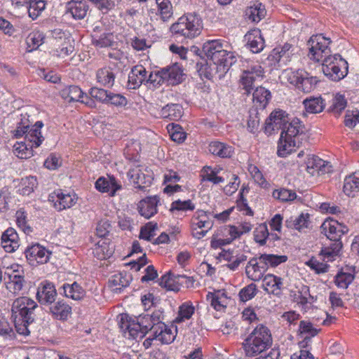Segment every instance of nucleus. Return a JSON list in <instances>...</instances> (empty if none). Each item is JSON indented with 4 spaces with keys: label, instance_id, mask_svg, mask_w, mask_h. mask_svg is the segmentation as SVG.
I'll use <instances>...</instances> for the list:
<instances>
[{
    "label": "nucleus",
    "instance_id": "13",
    "mask_svg": "<svg viewBox=\"0 0 359 359\" xmlns=\"http://www.w3.org/2000/svg\"><path fill=\"white\" fill-rule=\"evenodd\" d=\"M306 163L307 172L312 176L324 175L332 171V166L330 162L314 155L309 156Z\"/></svg>",
    "mask_w": 359,
    "mask_h": 359
},
{
    "label": "nucleus",
    "instance_id": "53",
    "mask_svg": "<svg viewBox=\"0 0 359 359\" xmlns=\"http://www.w3.org/2000/svg\"><path fill=\"white\" fill-rule=\"evenodd\" d=\"M273 197L281 201L287 202L295 199L297 198V194L292 190L281 189L279 190H274L273 192Z\"/></svg>",
    "mask_w": 359,
    "mask_h": 359
},
{
    "label": "nucleus",
    "instance_id": "12",
    "mask_svg": "<svg viewBox=\"0 0 359 359\" xmlns=\"http://www.w3.org/2000/svg\"><path fill=\"white\" fill-rule=\"evenodd\" d=\"M323 232L330 241H340L342 235L348 233V228L337 220H325L321 225Z\"/></svg>",
    "mask_w": 359,
    "mask_h": 359
},
{
    "label": "nucleus",
    "instance_id": "51",
    "mask_svg": "<svg viewBox=\"0 0 359 359\" xmlns=\"http://www.w3.org/2000/svg\"><path fill=\"white\" fill-rule=\"evenodd\" d=\"M9 278L10 281L8 283L7 288L13 293L19 292L23 287L24 277L14 273L11 275Z\"/></svg>",
    "mask_w": 359,
    "mask_h": 359
},
{
    "label": "nucleus",
    "instance_id": "44",
    "mask_svg": "<svg viewBox=\"0 0 359 359\" xmlns=\"http://www.w3.org/2000/svg\"><path fill=\"white\" fill-rule=\"evenodd\" d=\"M174 337L172 331L168 328L166 325L162 327V328H159V330H155L154 331V338H157L163 344L171 343Z\"/></svg>",
    "mask_w": 359,
    "mask_h": 359
},
{
    "label": "nucleus",
    "instance_id": "4",
    "mask_svg": "<svg viewBox=\"0 0 359 359\" xmlns=\"http://www.w3.org/2000/svg\"><path fill=\"white\" fill-rule=\"evenodd\" d=\"M272 344L270 330L264 325L257 326L243 343L245 355L255 357L269 349Z\"/></svg>",
    "mask_w": 359,
    "mask_h": 359
},
{
    "label": "nucleus",
    "instance_id": "50",
    "mask_svg": "<svg viewBox=\"0 0 359 359\" xmlns=\"http://www.w3.org/2000/svg\"><path fill=\"white\" fill-rule=\"evenodd\" d=\"M44 36L40 32H33L27 37V44L32 50L36 49L43 43Z\"/></svg>",
    "mask_w": 359,
    "mask_h": 359
},
{
    "label": "nucleus",
    "instance_id": "24",
    "mask_svg": "<svg viewBox=\"0 0 359 359\" xmlns=\"http://www.w3.org/2000/svg\"><path fill=\"white\" fill-rule=\"evenodd\" d=\"M49 311L53 318L60 320H65L71 314L72 308L64 300H59L50 305Z\"/></svg>",
    "mask_w": 359,
    "mask_h": 359
},
{
    "label": "nucleus",
    "instance_id": "3",
    "mask_svg": "<svg viewBox=\"0 0 359 359\" xmlns=\"http://www.w3.org/2000/svg\"><path fill=\"white\" fill-rule=\"evenodd\" d=\"M306 137L304 128L300 121L293 120L288 123L283 128L278 142L277 154L280 157H284L290 154L294 147H299L302 141Z\"/></svg>",
    "mask_w": 359,
    "mask_h": 359
},
{
    "label": "nucleus",
    "instance_id": "11",
    "mask_svg": "<svg viewBox=\"0 0 359 359\" xmlns=\"http://www.w3.org/2000/svg\"><path fill=\"white\" fill-rule=\"evenodd\" d=\"M27 261L31 265L45 264L49 260L50 253L39 244H34L27 247L25 250Z\"/></svg>",
    "mask_w": 359,
    "mask_h": 359
},
{
    "label": "nucleus",
    "instance_id": "42",
    "mask_svg": "<svg viewBox=\"0 0 359 359\" xmlns=\"http://www.w3.org/2000/svg\"><path fill=\"white\" fill-rule=\"evenodd\" d=\"M253 101L265 107L271 98V93L264 87H257L253 92Z\"/></svg>",
    "mask_w": 359,
    "mask_h": 359
},
{
    "label": "nucleus",
    "instance_id": "63",
    "mask_svg": "<svg viewBox=\"0 0 359 359\" xmlns=\"http://www.w3.org/2000/svg\"><path fill=\"white\" fill-rule=\"evenodd\" d=\"M106 104H111L116 107H123L126 105V98L121 94L113 93L109 91V97H107V102Z\"/></svg>",
    "mask_w": 359,
    "mask_h": 359
},
{
    "label": "nucleus",
    "instance_id": "19",
    "mask_svg": "<svg viewBox=\"0 0 359 359\" xmlns=\"http://www.w3.org/2000/svg\"><path fill=\"white\" fill-rule=\"evenodd\" d=\"M158 201V198L156 196L142 200L138 205L139 212L146 219H149L157 212Z\"/></svg>",
    "mask_w": 359,
    "mask_h": 359
},
{
    "label": "nucleus",
    "instance_id": "62",
    "mask_svg": "<svg viewBox=\"0 0 359 359\" xmlns=\"http://www.w3.org/2000/svg\"><path fill=\"white\" fill-rule=\"evenodd\" d=\"M165 81L164 76L162 75V69L154 72H151L149 76H147L146 83H149L153 87L160 86Z\"/></svg>",
    "mask_w": 359,
    "mask_h": 359
},
{
    "label": "nucleus",
    "instance_id": "20",
    "mask_svg": "<svg viewBox=\"0 0 359 359\" xmlns=\"http://www.w3.org/2000/svg\"><path fill=\"white\" fill-rule=\"evenodd\" d=\"M283 285L282 278L273 274H267L263 278L262 287L269 294L279 295Z\"/></svg>",
    "mask_w": 359,
    "mask_h": 359
},
{
    "label": "nucleus",
    "instance_id": "2",
    "mask_svg": "<svg viewBox=\"0 0 359 359\" xmlns=\"http://www.w3.org/2000/svg\"><path fill=\"white\" fill-rule=\"evenodd\" d=\"M36 307V303L27 297H19L13 302L11 319L19 334L27 335L29 333L27 326L34 320V311Z\"/></svg>",
    "mask_w": 359,
    "mask_h": 359
},
{
    "label": "nucleus",
    "instance_id": "33",
    "mask_svg": "<svg viewBox=\"0 0 359 359\" xmlns=\"http://www.w3.org/2000/svg\"><path fill=\"white\" fill-rule=\"evenodd\" d=\"M266 15V9L262 3L256 1L245 11V15L252 22L260 21Z\"/></svg>",
    "mask_w": 359,
    "mask_h": 359
},
{
    "label": "nucleus",
    "instance_id": "52",
    "mask_svg": "<svg viewBox=\"0 0 359 359\" xmlns=\"http://www.w3.org/2000/svg\"><path fill=\"white\" fill-rule=\"evenodd\" d=\"M269 235V233L266 224H259L254 231L255 241L259 243L260 245H265Z\"/></svg>",
    "mask_w": 359,
    "mask_h": 359
},
{
    "label": "nucleus",
    "instance_id": "57",
    "mask_svg": "<svg viewBox=\"0 0 359 359\" xmlns=\"http://www.w3.org/2000/svg\"><path fill=\"white\" fill-rule=\"evenodd\" d=\"M157 229V224L148 223L142 226L140 230V238L150 241L155 236V231Z\"/></svg>",
    "mask_w": 359,
    "mask_h": 359
},
{
    "label": "nucleus",
    "instance_id": "61",
    "mask_svg": "<svg viewBox=\"0 0 359 359\" xmlns=\"http://www.w3.org/2000/svg\"><path fill=\"white\" fill-rule=\"evenodd\" d=\"M149 317L151 318L152 326H154V330H159V328H162V327H164V325H165L163 322L164 316L163 314V311H161V310L154 311L151 315H149Z\"/></svg>",
    "mask_w": 359,
    "mask_h": 359
},
{
    "label": "nucleus",
    "instance_id": "32",
    "mask_svg": "<svg viewBox=\"0 0 359 359\" xmlns=\"http://www.w3.org/2000/svg\"><path fill=\"white\" fill-rule=\"evenodd\" d=\"M130 280V276L119 273L111 277L109 280V286L113 291L119 292L123 287H126L129 285Z\"/></svg>",
    "mask_w": 359,
    "mask_h": 359
},
{
    "label": "nucleus",
    "instance_id": "55",
    "mask_svg": "<svg viewBox=\"0 0 359 359\" xmlns=\"http://www.w3.org/2000/svg\"><path fill=\"white\" fill-rule=\"evenodd\" d=\"M14 149L20 158H28L33 155L32 148L27 142H18L14 145Z\"/></svg>",
    "mask_w": 359,
    "mask_h": 359
},
{
    "label": "nucleus",
    "instance_id": "35",
    "mask_svg": "<svg viewBox=\"0 0 359 359\" xmlns=\"http://www.w3.org/2000/svg\"><path fill=\"white\" fill-rule=\"evenodd\" d=\"M309 223V215L302 213L298 217H290L285 221L286 227L300 231L308 227Z\"/></svg>",
    "mask_w": 359,
    "mask_h": 359
},
{
    "label": "nucleus",
    "instance_id": "15",
    "mask_svg": "<svg viewBox=\"0 0 359 359\" xmlns=\"http://www.w3.org/2000/svg\"><path fill=\"white\" fill-rule=\"evenodd\" d=\"M57 291L55 285L50 282H43L38 287L36 299L41 304L50 305L55 302Z\"/></svg>",
    "mask_w": 359,
    "mask_h": 359
},
{
    "label": "nucleus",
    "instance_id": "17",
    "mask_svg": "<svg viewBox=\"0 0 359 359\" xmlns=\"http://www.w3.org/2000/svg\"><path fill=\"white\" fill-rule=\"evenodd\" d=\"M284 111H275L272 112L265 121V132L271 134L272 132L283 128L287 125V118L284 116Z\"/></svg>",
    "mask_w": 359,
    "mask_h": 359
},
{
    "label": "nucleus",
    "instance_id": "38",
    "mask_svg": "<svg viewBox=\"0 0 359 359\" xmlns=\"http://www.w3.org/2000/svg\"><path fill=\"white\" fill-rule=\"evenodd\" d=\"M177 276H174L170 272L163 276L159 280V285L162 287L166 288L168 290L178 292L180 289V285L178 283Z\"/></svg>",
    "mask_w": 359,
    "mask_h": 359
},
{
    "label": "nucleus",
    "instance_id": "18",
    "mask_svg": "<svg viewBox=\"0 0 359 359\" xmlns=\"http://www.w3.org/2000/svg\"><path fill=\"white\" fill-rule=\"evenodd\" d=\"M1 246L7 252H13L20 246L19 237L16 231L8 228L1 236Z\"/></svg>",
    "mask_w": 359,
    "mask_h": 359
},
{
    "label": "nucleus",
    "instance_id": "41",
    "mask_svg": "<svg viewBox=\"0 0 359 359\" xmlns=\"http://www.w3.org/2000/svg\"><path fill=\"white\" fill-rule=\"evenodd\" d=\"M161 114L164 118H168L171 120H177L182 116V107L177 104H170L163 107Z\"/></svg>",
    "mask_w": 359,
    "mask_h": 359
},
{
    "label": "nucleus",
    "instance_id": "26",
    "mask_svg": "<svg viewBox=\"0 0 359 359\" xmlns=\"http://www.w3.org/2000/svg\"><path fill=\"white\" fill-rule=\"evenodd\" d=\"M245 37L248 40V45L252 53H258L263 50L264 47V39L259 29L249 32L245 35Z\"/></svg>",
    "mask_w": 359,
    "mask_h": 359
},
{
    "label": "nucleus",
    "instance_id": "43",
    "mask_svg": "<svg viewBox=\"0 0 359 359\" xmlns=\"http://www.w3.org/2000/svg\"><path fill=\"white\" fill-rule=\"evenodd\" d=\"M46 8V2L43 0H33L27 6L29 16L32 19H36Z\"/></svg>",
    "mask_w": 359,
    "mask_h": 359
},
{
    "label": "nucleus",
    "instance_id": "58",
    "mask_svg": "<svg viewBox=\"0 0 359 359\" xmlns=\"http://www.w3.org/2000/svg\"><path fill=\"white\" fill-rule=\"evenodd\" d=\"M109 91L102 89V88H91L89 94L93 98L96 99L99 102L102 103H107V97H109Z\"/></svg>",
    "mask_w": 359,
    "mask_h": 359
},
{
    "label": "nucleus",
    "instance_id": "27",
    "mask_svg": "<svg viewBox=\"0 0 359 359\" xmlns=\"http://www.w3.org/2000/svg\"><path fill=\"white\" fill-rule=\"evenodd\" d=\"M67 12L70 13L74 19L81 20L85 18L88 10L87 2L84 0H72L67 3Z\"/></svg>",
    "mask_w": 359,
    "mask_h": 359
},
{
    "label": "nucleus",
    "instance_id": "36",
    "mask_svg": "<svg viewBox=\"0 0 359 359\" xmlns=\"http://www.w3.org/2000/svg\"><path fill=\"white\" fill-rule=\"evenodd\" d=\"M209 151L213 155L222 158H228L232 155L233 151L230 146L219 142H213L209 144Z\"/></svg>",
    "mask_w": 359,
    "mask_h": 359
},
{
    "label": "nucleus",
    "instance_id": "5",
    "mask_svg": "<svg viewBox=\"0 0 359 359\" xmlns=\"http://www.w3.org/2000/svg\"><path fill=\"white\" fill-rule=\"evenodd\" d=\"M201 29V20L196 14H188L180 18L170 27L172 33L175 36L189 39L199 35Z\"/></svg>",
    "mask_w": 359,
    "mask_h": 359
},
{
    "label": "nucleus",
    "instance_id": "23",
    "mask_svg": "<svg viewBox=\"0 0 359 359\" xmlns=\"http://www.w3.org/2000/svg\"><path fill=\"white\" fill-rule=\"evenodd\" d=\"M147 71L142 65L135 66L128 75V85L130 88L136 89L147 80Z\"/></svg>",
    "mask_w": 359,
    "mask_h": 359
},
{
    "label": "nucleus",
    "instance_id": "10",
    "mask_svg": "<svg viewBox=\"0 0 359 359\" xmlns=\"http://www.w3.org/2000/svg\"><path fill=\"white\" fill-rule=\"evenodd\" d=\"M61 97L68 101L80 102L91 107L95 106V102L84 94L81 89L77 86H69L65 87L60 91Z\"/></svg>",
    "mask_w": 359,
    "mask_h": 359
},
{
    "label": "nucleus",
    "instance_id": "7",
    "mask_svg": "<svg viewBox=\"0 0 359 359\" xmlns=\"http://www.w3.org/2000/svg\"><path fill=\"white\" fill-rule=\"evenodd\" d=\"M331 40L323 36L322 34H316L311 36L307 42L309 53V57L316 62H320L325 57L331 55V50L329 45Z\"/></svg>",
    "mask_w": 359,
    "mask_h": 359
},
{
    "label": "nucleus",
    "instance_id": "22",
    "mask_svg": "<svg viewBox=\"0 0 359 359\" xmlns=\"http://www.w3.org/2000/svg\"><path fill=\"white\" fill-rule=\"evenodd\" d=\"M43 126L41 121H37L34 126H30L26 133L25 139L30 145V148L39 147L43 141L44 139L41 133V128Z\"/></svg>",
    "mask_w": 359,
    "mask_h": 359
},
{
    "label": "nucleus",
    "instance_id": "29",
    "mask_svg": "<svg viewBox=\"0 0 359 359\" xmlns=\"http://www.w3.org/2000/svg\"><path fill=\"white\" fill-rule=\"evenodd\" d=\"M299 330L302 334H308L299 343L300 347L310 348L311 337L316 336L320 331V329L314 327L311 322L302 320L299 324Z\"/></svg>",
    "mask_w": 359,
    "mask_h": 359
},
{
    "label": "nucleus",
    "instance_id": "47",
    "mask_svg": "<svg viewBox=\"0 0 359 359\" xmlns=\"http://www.w3.org/2000/svg\"><path fill=\"white\" fill-rule=\"evenodd\" d=\"M37 186V180L35 177L29 176L22 179L20 192L22 195L28 196L32 193Z\"/></svg>",
    "mask_w": 359,
    "mask_h": 359
},
{
    "label": "nucleus",
    "instance_id": "9",
    "mask_svg": "<svg viewBox=\"0 0 359 359\" xmlns=\"http://www.w3.org/2000/svg\"><path fill=\"white\" fill-rule=\"evenodd\" d=\"M263 76V69L259 65H252L247 69L243 70L240 81L247 94L250 93L256 81L262 79Z\"/></svg>",
    "mask_w": 359,
    "mask_h": 359
},
{
    "label": "nucleus",
    "instance_id": "31",
    "mask_svg": "<svg viewBox=\"0 0 359 359\" xmlns=\"http://www.w3.org/2000/svg\"><path fill=\"white\" fill-rule=\"evenodd\" d=\"M162 75L165 81L171 84L178 83L182 81V71L177 64L162 69Z\"/></svg>",
    "mask_w": 359,
    "mask_h": 359
},
{
    "label": "nucleus",
    "instance_id": "64",
    "mask_svg": "<svg viewBox=\"0 0 359 359\" xmlns=\"http://www.w3.org/2000/svg\"><path fill=\"white\" fill-rule=\"evenodd\" d=\"M345 346L339 343L333 342L330 346V355L331 359H339L344 355Z\"/></svg>",
    "mask_w": 359,
    "mask_h": 359
},
{
    "label": "nucleus",
    "instance_id": "25",
    "mask_svg": "<svg viewBox=\"0 0 359 359\" xmlns=\"http://www.w3.org/2000/svg\"><path fill=\"white\" fill-rule=\"evenodd\" d=\"M95 188L100 192L109 193L110 196H114L116 191L121 189V186L117 183L114 177L109 179L102 177L96 181Z\"/></svg>",
    "mask_w": 359,
    "mask_h": 359
},
{
    "label": "nucleus",
    "instance_id": "16",
    "mask_svg": "<svg viewBox=\"0 0 359 359\" xmlns=\"http://www.w3.org/2000/svg\"><path fill=\"white\" fill-rule=\"evenodd\" d=\"M145 169L140 166H136L130 169L128 177L130 180L136 185V188L144 190L151 183V177L144 172Z\"/></svg>",
    "mask_w": 359,
    "mask_h": 359
},
{
    "label": "nucleus",
    "instance_id": "39",
    "mask_svg": "<svg viewBox=\"0 0 359 359\" xmlns=\"http://www.w3.org/2000/svg\"><path fill=\"white\" fill-rule=\"evenodd\" d=\"M64 293L67 297L72 298L74 300H79L85 295V291L82 287L76 282L73 284H64L63 285Z\"/></svg>",
    "mask_w": 359,
    "mask_h": 359
},
{
    "label": "nucleus",
    "instance_id": "6",
    "mask_svg": "<svg viewBox=\"0 0 359 359\" xmlns=\"http://www.w3.org/2000/svg\"><path fill=\"white\" fill-rule=\"evenodd\" d=\"M320 62H323V72L332 81L342 79L347 73V62L339 55H330Z\"/></svg>",
    "mask_w": 359,
    "mask_h": 359
},
{
    "label": "nucleus",
    "instance_id": "28",
    "mask_svg": "<svg viewBox=\"0 0 359 359\" xmlns=\"http://www.w3.org/2000/svg\"><path fill=\"white\" fill-rule=\"evenodd\" d=\"M305 111L303 115L306 116L308 114H319L325 107V103L321 97H310L303 101Z\"/></svg>",
    "mask_w": 359,
    "mask_h": 359
},
{
    "label": "nucleus",
    "instance_id": "45",
    "mask_svg": "<svg viewBox=\"0 0 359 359\" xmlns=\"http://www.w3.org/2000/svg\"><path fill=\"white\" fill-rule=\"evenodd\" d=\"M347 102L344 95L337 94L332 100V104L330 107V111L339 116L346 108Z\"/></svg>",
    "mask_w": 359,
    "mask_h": 359
},
{
    "label": "nucleus",
    "instance_id": "46",
    "mask_svg": "<svg viewBox=\"0 0 359 359\" xmlns=\"http://www.w3.org/2000/svg\"><path fill=\"white\" fill-rule=\"evenodd\" d=\"M332 243L329 246L325 247L321 250V254L325 257L332 258L339 255L342 243L341 241H331Z\"/></svg>",
    "mask_w": 359,
    "mask_h": 359
},
{
    "label": "nucleus",
    "instance_id": "34",
    "mask_svg": "<svg viewBox=\"0 0 359 359\" xmlns=\"http://www.w3.org/2000/svg\"><path fill=\"white\" fill-rule=\"evenodd\" d=\"M96 79L101 85L109 88L114 83L115 75L109 67H103L97 70Z\"/></svg>",
    "mask_w": 359,
    "mask_h": 359
},
{
    "label": "nucleus",
    "instance_id": "37",
    "mask_svg": "<svg viewBox=\"0 0 359 359\" xmlns=\"http://www.w3.org/2000/svg\"><path fill=\"white\" fill-rule=\"evenodd\" d=\"M76 198L74 195L69 194H64L58 192L57 194V199L55 201L54 205L55 208L62 210L66 208H71L76 203Z\"/></svg>",
    "mask_w": 359,
    "mask_h": 359
},
{
    "label": "nucleus",
    "instance_id": "48",
    "mask_svg": "<svg viewBox=\"0 0 359 359\" xmlns=\"http://www.w3.org/2000/svg\"><path fill=\"white\" fill-rule=\"evenodd\" d=\"M261 259L266 264L267 268L270 265L272 267H276L279 264L285 262L287 260V257L285 255H261Z\"/></svg>",
    "mask_w": 359,
    "mask_h": 359
},
{
    "label": "nucleus",
    "instance_id": "60",
    "mask_svg": "<svg viewBox=\"0 0 359 359\" xmlns=\"http://www.w3.org/2000/svg\"><path fill=\"white\" fill-rule=\"evenodd\" d=\"M194 312V306L187 304H182L180 307L179 314L176 318V322L180 323L184 319H189Z\"/></svg>",
    "mask_w": 359,
    "mask_h": 359
},
{
    "label": "nucleus",
    "instance_id": "21",
    "mask_svg": "<svg viewBox=\"0 0 359 359\" xmlns=\"http://www.w3.org/2000/svg\"><path fill=\"white\" fill-rule=\"evenodd\" d=\"M43 126L41 121H37L34 126H30L26 133L25 139L30 145V148L39 147L43 141L44 139L41 133V128Z\"/></svg>",
    "mask_w": 359,
    "mask_h": 359
},
{
    "label": "nucleus",
    "instance_id": "1",
    "mask_svg": "<svg viewBox=\"0 0 359 359\" xmlns=\"http://www.w3.org/2000/svg\"><path fill=\"white\" fill-rule=\"evenodd\" d=\"M203 51L206 57L213 62L210 67L220 79L229 71V68L236 62V57L231 52L223 48L222 44L217 40L205 42Z\"/></svg>",
    "mask_w": 359,
    "mask_h": 359
},
{
    "label": "nucleus",
    "instance_id": "8",
    "mask_svg": "<svg viewBox=\"0 0 359 359\" xmlns=\"http://www.w3.org/2000/svg\"><path fill=\"white\" fill-rule=\"evenodd\" d=\"M288 80L290 83L304 93H308L316 88L318 80L316 76H309L308 73L299 71L291 72Z\"/></svg>",
    "mask_w": 359,
    "mask_h": 359
},
{
    "label": "nucleus",
    "instance_id": "49",
    "mask_svg": "<svg viewBox=\"0 0 359 359\" xmlns=\"http://www.w3.org/2000/svg\"><path fill=\"white\" fill-rule=\"evenodd\" d=\"M158 7L161 18L163 21L168 20L172 16V5L169 0H156Z\"/></svg>",
    "mask_w": 359,
    "mask_h": 359
},
{
    "label": "nucleus",
    "instance_id": "54",
    "mask_svg": "<svg viewBox=\"0 0 359 359\" xmlns=\"http://www.w3.org/2000/svg\"><path fill=\"white\" fill-rule=\"evenodd\" d=\"M257 293V285L254 283H250L245 286L239 292V297L241 301L247 302L252 299Z\"/></svg>",
    "mask_w": 359,
    "mask_h": 359
},
{
    "label": "nucleus",
    "instance_id": "40",
    "mask_svg": "<svg viewBox=\"0 0 359 359\" xmlns=\"http://www.w3.org/2000/svg\"><path fill=\"white\" fill-rule=\"evenodd\" d=\"M344 192L348 196L354 197L359 192V178L354 175L346 177L344 180Z\"/></svg>",
    "mask_w": 359,
    "mask_h": 359
},
{
    "label": "nucleus",
    "instance_id": "59",
    "mask_svg": "<svg viewBox=\"0 0 359 359\" xmlns=\"http://www.w3.org/2000/svg\"><path fill=\"white\" fill-rule=\"evenodd\" d=\"M195 206L190 200L181 201L180 200L175 201L172 203L170 210H193Z\"/></svg>",
    "mask_w": 359,
    "mask_h": 359
},
{
    "label": "nucleus",
    "instance_id": "56",
    "mask_svg": "<svg viewBox=\"0 0 359 359\" xmlns=\"http://www.w3.org/2000/svg\"><path fill=\"white\" fill-rule=\"evenodd\" d=\"M353 280V276L352 274L340 273L336 276L334 283L338 287L346 289Z\"/></svg>",
    "mask_w": 359,
    "mask_h": 359
},
{
    "label": "nucleus",
    "instance_id": "30",
    "mask_svg": "<svg viewBox=\"0 0 359 359\" xmlns=\"http://www.w3.org/2000/svg\"><path fill=\"white\" fill-rule=\"evenodd\" d=\"M114 248L109 243L104 239H101L93 249V253L98 259H105L110 257L114 253Z\"/></svg>",
    "mask_w": 359,
    "mask_h": 359
},
{
    "label": "nucleus",
    "instance_id": "14",
    "mask_svg": "<svg viewBox=\"0 0 359 359\" xmlns=\"http://www.w3.org/2000/svg\"><path fill=\"white\" fill-rule=\"evenodd\" d=\"M266 270V264L261 259V255L259 257L252 258L245 267L247 276L254 281L261 280Z\"/></svg>",
    "mask_w": 359,
    "mask_h": 359
}]
</instances>
